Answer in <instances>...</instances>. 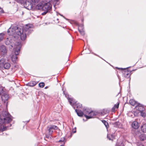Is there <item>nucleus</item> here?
I'll use <instances>...</instances> for the list:
<instances>
[{
	"label": "nucleus",
	"mask_w": 146,
	"mask_h": 146,
	"mask_svg": "<svg viewBox=\"0 0 146 146\" xmlns=\"http://www.w3.org/2000/svg\"><path fill=\"white\" fill-rule=\"evenodd\" d=\"M33 27V25L30 24L26 25L21 29L17 27L12 26L10 27L8 30V33L9 35L12 36L17 37V35L20 36L22 40H25L26 38V34H29L32 30L31 29Z\"/></svg>",
	"instance_id": "f257e3e1"
},
{
	"label": "nucleus",
	"mask_w": 146,
	"mask_h": 146,
	"mask_svg": "<svg viewBox=\"0 0 146 146\" xmlns=\"http://www.w3.org/2000/svg\"><path fill=\"white\" fill-rule=\"evenodd\" d=\"M15 36L13 37V36H9L7 38L5 41V42L6 45H9V48L12 49L13 48L14 49H15L16 46L17 45V43L20 42L17 41H16L14 40Z\"/></svg>",
	"instance_id": "f03ea898"
},
{
	"label": "nucleus",
	"mask_w": 146,
	"mask_h": 146,
	"mask_svg": "<svg viewBox=\"0 0 146 146\" xmlns=\"http://www.w3.org/2000/svg\"><path fill=\"white\" fill-rule=\"evenodd\" d=\"M40 1V0H26L24 3V6L28 10L32 9Z\"/></svg>",
	"instance_id": "7ed1b4c3"
},
{
	"label": "nucleus",
	"mask_w": 146,
	"mask_h": 146,
	"mask_svg": "<svg viewBox=\"0 0 146 146\" xmlns=\"http://www.w3.org/2000/svg\"><path fill=\"white\" fill-rule=\"evenodd\" d=\"M21 47V44L20 42L17 43V45L16 48L14 49L15 55H13L11 57V59L12 61L14 62L17 59V56L19 54L20 52V49Z\"/></svg>",
	"instance_id": "20e7f679"
},
{
	"label": "nucleus",
	"mask_w": 146,
	"mask_h": 146,
	"mask_svg": "<svg viewBox=\"0 0 146 146\" xmlns=\"http://www.w3.org/2000/svg\"><path fill=\"white\" fill-rule=\"evenodd\" d=\"M52 8V5L50 2L45 3L44 4L42 11H44V12L42 13L43 15H45Z\"/></svg>",
	"instance_id": "39448f33"
},
{
	"label": "nucleus",
	"mask_w": 146,
	"mask_h": 146,
	"mask_svg": "<svg viewBox=\"0 0 146 146\" xmlns=\"http://www.w3.org/2000/svg\"><path fill=\"white\" fill-rule=\"evenodd\" d=\"M43 5V2H40L36 5L35 6H34V7H33V8L32 9L34 10L35 9L37 10H42Z\"/></svg>",
	"instance_id": "423d86ee"
},
{
	"label": "nucleus",
	"mask_w": 146,
	"mask_h": 146,
	"mask_svg": "<svg viewBox=\"0 0 146 146\" xmlns=\"http://www.w3.org/2000/svg\"><path fill=\"white\" fill-rule=\"evenodd\" d=\"M64 94L66 97H67V99L68 100L70 105L72 106H74L76 105V102L75 101V100L73 98H70L68 96L67 94H65L64 93Z\"/></svg>",
	"instance_id": "0eeeda50"
},
{
	"label": "nucleus",
	"mask_w": 146,
	"mask_h": 146,
	"mask_svg": "<svg viewBox=\"0 0 146 146\" xmlns=\"http://www.w3.org/2000/svg\"><path fill=\"white\" fill-rule=\"evenodd\" d=\"M135 108L136 109L139 111L141 112V114L143 113L142 112L145 110V108L142 105L140 104H137V106H136Z\"/></svg>",
	"instance_id": "6e6552de"
},
{
	"label": "nucleus",
	"mask_w": 146,
	"mask_h": 146,
	"mask_svg": "<svg viewBox=\"0 0 146 146\" xmlns=\"http://www.w3.org/2000/svg\"><path fill=\"white\" fill-rule=\"evenodd\" d=\"M0 52L3 54H5L7 53V50L5 46L2 45L0 46Z\"/></svg>",
	"instance_id": "1a4fd4ad"
},
{
	"label": "nucleus",
	"mask_w": 146,
	"mask_h": 146,
	"mask_svg": "<svg viewBox=\"0 0 146 146\" xmlns=\"http://www.w3.org/2000/svg\"><path fill=\"white\" fill-rule=\"evenodd\" d=\"M9 98V96L8 95L6 94H3L1 96L2 100L4 102V103H6V102L7 101Z\"/></svg>",
	"instance_id": "9d476101"
},
{
	"label": "nucleus",
	"mask_w": 146,
	"mask_h": 146,
	"mask_svg": "<svg viewBox=\"0 0 146 146\" xmlns=\"http://www.w3.org/2000/svg\"><path fill=\"white\" fill-rule=\"evenodd\" d=\"M89 115H84L85 117L87 119H89L92 118L93 116L96 115L93 111L91 110L89 114Z\"/></svg>",
	"instance_id": "9b49d317"
},
{
	"label": "nucleus",
	"mask_w": 146,
	"mask_h": 146,
	"mask_svg": "<svg viewBox=\"0 0 146 146\" xmlns=\"http://www.w3.org/2000/svg\"><path fill=\"white\" fill-rule=\"evenodd\" d=\"M132 127L135 129H137L139 127V125L138 123L136 121H133L132 124Z\"/></svg>",
	"instance_id": "f8f14e48"
},
{
	"label": "nucleus",
	"mask_w": 146,
	"mask_h": 146,
	"mask_svg": "<svg viewBox=\"0 0 146 146\" xmlns=\"http://www.w3.org/2000/svg\"><path fill=\"white\" fill-rule=\"evenodd\" d=\"M123 75L124 77H125L127 79H128L129 81H130V79L129 78V77L130 76V74L129 72H128L127 71H125L123 73Z\"/></svg>",
	"instance_id": "ddd939ff"
},
{
	"label": "nucleus",
	"mask_w": 146,
	"mask_h": 146,
	"mask_svg": "<svg viewBox=\"0 0 146 146\" xmlns=\"http://www.w3.org/2000/svg\"><path fill=\"white\" fill-rule=\"evenodd\" d=\"M78 30L81 35H84V33L83 30V25H82L79 26Z\"/></svg>",
	"instance_id": "4468645a"
},
{
	"label": "nucleus",
	"mask_w": 146,
	"mask_h": 146,
	"mask_svg": "<svg viewBox=\"0 0 146 146\" xmlns=\"http://www.w3.org/2000/svg\"><path fill=\"white\" fill-rule=\"evenodd\" d=\"M3 66L5 69H8L10 68L11 65L9 63L6 62L5 60V62L3 65Z\"/></svg>",
	"instance_id": "2eb2a0df"
},
{
	"label": "nucleus",
	"mask_w": 146,
	"mask_h": 146,
	"mask_svg": "<svg viewBox=\"0 0 146 146\" xmlns=\"http://www.w3.org/2000/svg\"><path fill=\"white\" fill-rule=\"evenodd\" d=\"M75 111L77 113L78 115L80 117L84 115V113L81 110H80L77 109L75 110Z\"/></svg>",
	"instance_id": "dca6fc26"
},
{
	"label": "nucleus",
	"mask_w": 146,
	"mask_h": 146,
	"mask_svg": "<svg viewBox=\"0 0 146 146\" xmlns=\"http://www.w3.org/2000/svg\"><path fill=\"white\" fill-rule=\"evenodd\" d=\"M139 138L141 140L143 141L146 139V135L144 134H141L139 136Z\"/></svg>",
	"instance_id": "f3484780"
},
{
	"label": "nucleus",
	"mask_w": 146,
	"mask_h": 146,
	"mask_svg": "<svg viewBox=\"0 0 146 146\" xmlns=\"http://www.w3.org/2000/svg\"><path fill=\"white\" fill-rule=\"evenodd\" d=\"M90 110L88 108H86L84 110V115H86L87 114L89 115L90 112Z\"/></svg>",
	"instance_id": "a211bd4d"
},
{
	"label": "nucleus",
	"mask_w": 146,
	"mask_h": 146,
	"mask_svg": "<svg viewBox=\"0 0 146 146\" xmlns=\"http://www.w3.org/2000/svg\"><path fill=\"white\" fill-rule=\"evenodd\" d=\"M141 130L144 133L146 132V124H143L141 127Z\"/></svg>",
	"instance_id": "6ab92c4d"
},
{
	"label": "nucleus",
	"mask_w": 146,
	"mask_h": 146,
	"mask_svg": "<svg viewBox=\"0 0 146 146\" xmlns=\"http://www.w3.org/2000/svg\"><path fill=\"white\" fill-rule=\"evenodd\" d=\"M36 83H27L25 84L26 85L30 87H33L36 84Z\"/></svg>",
	"instance_id": "aec40b11"
},
{
	"label": "nucleus",
	"mask_w": 146,
	"mask_h": 146,
	"mask_svg": "<svg viewBox=\"0 0 146 146\" xmlns=\"http://www.w3.org/2000/svg\"><path fill=\"white\" fill-rule=\"evenodd\" d=\"M130 104L132 106H134L136 104V102L134 100H130L129 101Z\"/></svg>",
	"instance_id": "412c9836"
},
{
	"label": "nucleus",
	"mask_w": 146,
	"mask_h": 146,
	"mask_svg": "<svg viewBox=\"0 0 146 146\" xmlns=\"http://www.w3.org/2000/svg\"><path fill=\"white\" fill-rule=\"evenodd\" d=\"M5 62V59L4 58H2L0 60V68L2 67Z\"/></svg>",
	"instance_id": "4be33fe9"
},
{
	"label": "nucleus",
	"mask_w": 146,
	"mask_h": 146,
	"mask_svg": "<svg viewBox=\"0 0 146 146\" xmlns=\"http://www.w3.org/2000/svg\"><path fill=\"white\" fill-rule=\"evenodd\" d=\"M119 105V103L118 102L117 103V104H115L113 106V107L112 108V111H114L115 110V109H117L118 108Z\"/></svg>",
	"instance_id": "5701e85b"
},
{
	"label": "nucleus",
	"mask_w": 146,
	"mask_h": 146,
	"mask_svg": "<svg viewBox=\"0 0 146 146\" xmlns=\"http://www.w3.org/2000/svg\"><path fill=\"white\" fill-rule=\"evenodd\" d=\"M48 128H49V129H57V127L54 125H50L49 126H48Z\"/></svg>",
	"instance_id": "b1692460"
},
{
	"label": "nucleus",
	"mask_w": 146,
	"mask_h": 146,
	"mask_svg": "<svg viewBox=\"0 0 146 146\" xmlns=\"http://www.w3.org/2000/svg\"><path fill=\"white\" fill-rule=\"evenodd\" d=\"M102 121L105 126L106 127L107 129L108 128L109 125L108 123L105 120H102Z\"/></svg>",
	"instance_id": "393cba45"
},
{
	"label": "nucleus",
	"mask_w": 146,
	"mask_h": 146,
	"mask_svg": "<svg viewBox=\"0 0 146 146\" xmlns=\"http://www.w3.org/2000/svg\"><path fill=\"white\" fill-rule=\"evenodd\" d=\"M17 2L23 4L24 5V3H25L26 0H15Z\"/></svg>",
	"instance_id": "a878e982"
},
{
	"label": "nucleus",
	"mask_w": 146,
	"mask_h": 146,
	"mask_svg": "<svg viewBox=\"0 0 146 146\" xmlns=\"http://www.w3.org/2000/svg\"><path fill=\"white\" fill-rule=\"evenodd\" d=\"M4 88L0 85V95H1L4 92Z\"/></svg>",
	"instance_id": "bb28decb"
},
{
	"label": "nucleus",
	"mask_w": 146,
	"mask_h": 146,
	"mask_svg": "<svg viewBox=\"0 0 146 146\" xmlns=\"http://www.w3.org/2000/svg\"><path fill=\"white\" fill-rule=\"evenodd\" d=\"M5 35L4 33H1L0 34V41L3 40L4 37Z\"/></svg>",
	"instance_id": "cd10ccee"
},
{
	"label": "nucleus",
	"mask_w": 146,
	"mask_h": 146,
	"mask_svg": "<svg viewBox=\"0 0 146 146\" xmlns=\"http://www.w3.org/2000/svg\"><path fill=\"white\" fill-rule=\"evenodd\" d=\"M116 146H124V145L122 142L118 143L117 142L116 144Z\"/></svg>",
	"instance_id": "c85d7f7f"
},
{
	"label": "nucleus",
	"mask_w": 146,
	"mask_h": 146,
	"mask_svg": "<svg viewBox=\"0 0 146 146\" xmlns=\"http://www.w3.org/2000/svg\"><path fill=\"white\" fill-rule=\"evenodd\" d=\"M75 106H76V108H80L82 107V105L80 103H78L77 104L76 103Z\"/></svg>",
	"instance_id": "c756f323"
},
{
	"label": "nucleus",
	"mask_w": 146,
	"mask_h": 146,
	"mask_svg": "<svg viewBox=\"0 0 146 146\" xmlns=\"http://www.w3.org/2000/svg\"><path fill=\"white\" fill-rule=\"evenodd\" d=\"M38 85L40 87L42 88L44 86V83H39Z\"/></svg>",
	"instance_id": "7c9ffc66"
},
{
	"label": "nucleus",
	"mask_w": 146,
	"mask_h": 146,
	"mask_svg": "<svg viewBox=\"0 0 146 146\" xmlns=\"http://www.w3.org/2000/svg\"><path fill=\"white\" fill-rule=\"evenodd\" d=\"M65 138L64 137L61 138L60 140L58 142L59 143H62L64 142Z\"/></svg>",
	"instance_id": "2f4dec72"
},
{
	"label": "nucleus",
	"mask_w": 146,
	"mask_h": 146,
	"mask_svg": "<svg viewBox=\"0 0 146 146\" xmlns=\"http://www.w3.org/2000/svg\"><path fill=\"white\" fill-rule=\"evenodd\" d=\"M120 123L119 122H116L115 123V125L116 127H119Z\"/></svg>",
	"instance_id": "473e14b6"
},
{
	"label": "nucleus",
	"mask_w": 146,
	"mask_h": 146,
	"mask_svg": "<svg viewBox=\"0 0 146 146\" xmlns=\"http://www.w3.org/2000/svg\"><path fill=\"white\" fill-rule=\"evenodd\" d=\"M48 133L49 134H51L53 133V131L51 129H49V128H48Z\"/></svg>",
	"instance_id": "72a5a7b5"
},
{
	"label": "nucleus",
	"mask_w": 146,
	"mask_h": 146,
	"mask_svg": "<svg viewBox=\"0 0 146 146\" xmlns=\"http://www.w3.org/2000/svg\"><path fill=\"white\" fill-rule=\"evenodd\" d=\"M7 129V127H5L4 126H3V127H1V129L2 131H4L6 130Z\"/></svg>",
	"instance_id": "f704fd0d"
},
{
	"label": "nucleus",
	"mask_w": 146,
	"mask_h": 146,
	"mask_svg": "<svg viewBox=\"0 0 146 146\" xmlns=\"http://www.w3.org/2000/svg\"><path fill=\"white\" fill-rule=\"evenodd\" d=\"M50 134H46V138H48L50 136Z\"/></svg>",
	"instance_id": "c9c22d12"
},
{
	"label": "nucleus",
	"mask_w": 146,
	"mask_h": 146,
	"mask_svg": "<svg viewBox=\"0 0 146 146\" xmlns=\"http://www.w3.org/2000/svg\"><path fill=\"white\" fill-rule=\"evenodd\" d=\"M58 14H59V15H60V16H62L65 19H66V20H68V19L65 18L64 16H63V15H61V14H60L59 13H57V15H58Z\"/></svg>",
	"instance_id": "e433bc0d"
},
{
	"label": "nucleus",
	"mask_w": 146,
	"mask_h": 146,
	"mask_svg": "<svg viewBox=\"0 0 146 146\" xmlns=\"http://www.w3.org/2000/svg\"><path fill=\"white\" fill-rule=\"evenodd\" d=\"M103 112H104V114H106L107 113H108V111L107 110H104L103 111Z\"/></svg>",
	"instance_id": "4c0bfd02"
},
{
	"label": "nucleus",
	"mask_w": 146,
	"mask_h": 146,
	"mask_svg": "<svg viewBox=\"0 0 146 146\" xmlns=\"http://www.w3.org/2000/svg\"><path fill=\"white\" fill-rule=\"evenodd\" d=\"M3 12V9L2 8L0 7V13H1Z\"/></svg>",
	"instance_id": "58836bf2"
},
{
	"label": "nucleus",
	"mask_w": 146,
	"mask_h": 146,
	"mask_svg": "<svg viewBox=\"0 0 146 146\" xmlns=\"http://www.w3.org/2000/svg\"><path fill=\"white\" fill-rule=\"evenodd\" d=\"M142 113H143L142 114L141 113V115L143 116H145V113H143V112H142Z\"/></svg>",
	"instance_id": "ea45409f"
},
{
	"label": "nucleus",
	"mask_w": 146,
	"mask_h": 146,
	"mask_svg": "<svg viewBox=\"0 0 146 146\" xmlns=\"http://www.w3.org/2000/svg\"><path fill=\"white\" fill-rule=\"evenodd\" d=\"M76 132V130H75L73 131V132L74 133H75Z\"/></svg>",
	"instance_id": "a19ab883"
},
{
	"label": "nucleus",
	"mask_w": 146,
	"mask_h": 146,
	"mask_svg": "<svg viewBox=\"0 0 146 146\" xmlns=\"http://www.w3.org/2000/svg\"><path fill=\"white\" fill-rule=\"evenodd\" d=\"M118 68V69H121V70H123V69L122 68Z\"/></svg>",
	"instance_id": "79ce46f5"
},
{
	"label": "nucleus",
	"mask_w": 146,
	"mask_h": 146,
	"mask_svg": "<svg viewBox=\"0 0 146 146\" xmlns=\"http://www.w3.org/2000/svg\"><path fill=\"white\" fill-rule=\"evenodd\" d=\"M48 88V87L46 86V87L45 88V89H46V88Z\"/></svg>",
	"instance_id": "37998d69"
},
{
	"label": "nucleus",
	"mask_w": 146,
	"mask_h": 146,
	"mask_svg": "<svg viewBox=\"0 0 146 146\" xmlns=\"http://www.w3.org/2000/svg\"><path fill=\"white\" fill-rule=\"evenodd\" d=\"M60 146H64L63 145H60Z\"/></svg>",
	"instance_id": "c03bdc74"
},
{
	"label": "nucleus",
	"mask_w": 146,
	"mask_h": 146,
	"mask_svg": "<svg viewBox=\"0 0 146 146\" xmlns=\"http://www.w3.org/2000/svg\"><path fill=\"white\" fill-rule=\"evenodd\" d=\"M57 82H59L60 81H57Z\"/></svg>",
	"instance_id": "a18cd8bd"
},
{
	"label": "nucleus",
	"mask_w": 146,
	"mask_h": 146,
	"mask_svg": "<svg viewBox=\"0 0 146 146\" xmlns=\"http://www.w3.org/2000/svg\"><path fill=\"white\" fill-rule=\"evenodd\" d=\"M109 140H111V139L110 138L109 139Z\"/></svg>",
	"instance_id": "49530a36"
}]
</instances>
